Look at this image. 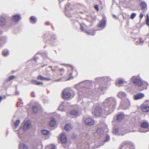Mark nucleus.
Listing matches in <instances>:
<instances>
[{
  "mask_svg": "<svg viewBox=\"0 0 149 149\" xmlns=\"http://www.w3.org/2000/svg\"><path fill=\"white\" fill-rule=\"evenodd\" d=\"M116 104V100L114 98H107L103 103L102 109L100 106H96L93 108L92 113L96 116H99L102 112L106 114H110L113 111Z\"/></svg>",
  "mask_w": 149,
  "mask_h": 149,
  "instance_id": "obj_1",
  "label": "nucleus"
},
{
  "mask_svg": "<svg viewBox=\"0 0 149 149\" xmlns=\"http://www.w3.org/2000/svg\"><path fill=\"white\" fill-rule=\"evenodd\" d=\"M132 81L134 84L138 86H143V89H146L148 85L147 83L145 81H143L141 79L137 76H134L131 78Z\"/></svg>",
  "mask_w": 149,
  "mask_h": 149,
  "instance_id": "obj_2",
  "label": "nucleus"
},
{
  "mask_svg": "<svg viewBox=\"0 0 149 149\" xmlns=\"http://www.w3.org/2000/svg\"><path fill=\"white\" fill-rule=\"evenodd\" d=\"M141 127L143 129H139V131L141 133H146L149 131V124L147 122H141L140 124Z\"/></svg>",
  "mask_w": 149,
  "mask_h": 149,
  "instance_id": "obj_3",
  "label": "nucleus"
},
{
  "mask_svg": "<svg viewBox=\"0 0 149 149\" xmlns=\"http://www.w3.org/2000/svg\"><path fill=\"white\" fill-rule=\"evenodd\" d=\"M106 18L105 17H104L101 21L99 22L98 25V26L101 28V30H102L104 28L106 27Z\"/></svg>",
  "mask_w": 149,
  "mask_h": 149,
  "instance_id": "obj_4",
  "label": "nucleus"
},
{
  "mask_svg": "<svg viewBox=\"0 0 149 149\" xmlns=\"http://www.w3.org/2000/svg\"><path fill=\"white\" fill-rule=\"evenodd\" d=\"M84 122L87 125H93L94 124V120L91 118H86L84 120Z\"/></svg>",
  "mask_w": 149,
  "mask_h": 149,
  "instance_id": "obj_5",
  "label": "nucleus"
},
{
  "mask_svg": "<svg viewBox=\"0 0 149 149\" xmlns=\"http://www.w3.org/2000/svg\"><path fill=\"white\" fill-rule=\"evenodd\" d=\"M62 97L65 99H68L71 96V94L70 93L64 90L62 92Z\"/></svg>",
  "mask_w": 149,
  "mask_h": 149,
  "instance_id": "obj_6",
  "label": "nucleus"
},
{
  "mask_svg": "<svg viewBox=\"0 0 149 149\" xmlns=\"http://www.w3.org/2000/svg\"><path fill=\"white\" fill-rule=\"evenodd\" d=\"M60 139L62 143H65L67 142V138L65 134L64 133H61L60 135Z\"/></svg>",
  "mask_w": 149,
  "mask_h": 149,
  "instance_id": "obj_7",
  "label": "nucleus"
},
{
  "mask_svg": "<svg viewBox=\"0 0 149 149\" xmlns=\"http://www.w3.org/2000/svg\"><path fill=\"white\" fill-rule=\"evenodd\" d=\"M96 81L97 82H98V80L99 81H102L103 82H106L110 81V79L109 78L106 77L104 78L103 77H99V78H96L95 79Z\"/></svg>",
  "mask_w": 149,
  "mask_h": 149,
  "instance_id": "obj_8",
  "label": "nucleus"
},
{
  "mask_svg": "<svg viewBox=\"0 0 149 149\" xmlns=\"http://www.w3.org/2000/svg\"><path fill=\"white\" fill-rule=\"evenodd\" d=\"M21 19V16L19 14H16L13 16L12 19L14 22L18 21Z\"/></svg>",
  "mask_w": 149,
  "mask_h": 149,
  "instance_id": "obj_9",
  "label": "nucleus"
},
{
  "mask_svg": "<svg viewBox=\"0 0 149 149\" xmlns=\"http://www.w3.org/2000/svg\"><path fill=\"white\" fill-rule=\"evenodd\" d=\"M5 18L2 16L0 17V27L4 26L6 24Z\"/></svg>",
  "mask_w": 149,
  "mask_h": 149,
  "instance_id": "obj_10",
  "label": "nucleus"
},
{
  "mask_svg": "<svg viewBox=\"0 0 149 149\" xmlns=\"http://www.w3.org/2000/svg\"><path fill=\"white\" fill-rule=\"evenodd\" d=\"M31 125V123L30 121H27L25 122V124L24 125L23 129L24 130H26L29 129Z\"/></svg>",
  "mask_w": 149,
  "mask_h": 149,
  "instance_id": "obj_11",
  "label": "nucleus"
},
{
  "mask_svg": "<svg viewBox=\"0 0 149 149\" xmlns=\"http://www.w3.org/2000/svg\"><path fill=\"white\" fill-rule=\"evenodd\" d=\"M140 6L143 10H146L147 9L146 3L144 1L141 2L140 4Z\"/></svg>",
  "mask_w": 149,
  "mask_h": 149,
  "instance_id": "obj_12",
  "label": "nucleus"
},
{
  "mask_svg": "<svg viewBox=\"0 0 149 149\" xmlns=\"http://www.w3.org/2000/svg\"><path fill=\"white\" fill-rule=\"evenodd\" d=\"M118 96L119 97L123 99L126 98L127 96V95L124 92L120 91L118 93Z\"/></svg>",
  "mask_w": 149,
  "mask_h": 149,
  "instance_id": "obj_13",
  "label": "nucleus"
},
{
  "mask_svg": "<svg viewBox=\"0 0 149 149\" xmlns=\"http://www.w3.org/2000/svg\"><path fill=\"white\" fill-rule=\"evenodd\" d=\"M144 96V95L143 93H140L135 95L134 98L135 100H137L143 98Z\"/></svg>",
  "mask_w": 149,
  "mask_h": 149,
  "instance_id": "obj_14",
  "label": "nucleus"
},
{
  "mask_svg": "<svg viewBox=\"0 0 149 149\" xmlns=\"http://www.w3.org/2000/svg\"><path fill=\"white\" fill-rule=\"evenodd\" d=\"M142 111L144 112H148L149 111V106L144 105L142 106L141 107Z\"/></svg>",
  "mask_w": 149,
  "mask_h": 149,
  "instance_id": "obj_15",
  "label": "nucleus"
},
{
  "mask_svg": "<svg viewBox=\"0 0 149 149\" xmlns=\"http://www.w3.org/2000/svg\"><path fill=\"white\" fill-rule=\"evenodd\" d=\"M72 125L70 124H68L66 125L65 127V129L67 132H68L72 128Z\"/></svg>",
  "mask_w": 149,
  "mask_h": 149,
  "instance_id": "obj_16",
  "label": "nucleus"
},
{
  "mask_svg": "<svg viewBox=\"0 0 149 149\" xmlns=\"http://www.w3.org/2000/svg\"><path fill=\"white\" fill-rule=\"evenodd\" d=\"M130 105V101L128 99H126L125 100V102L124 104V106H126V107H124L123 109H128L129 106Z\"/></svg>",
  "mask_w": 149,
  "mask_h": 149,
  "instance_id": "obj_17",
  "label": "nucleus"
},
{
  "mask_svg": "<svg viewBox=\"0 0 149 149\" xmlns=\"http://www.w3.org/2000/svg\"><path fill=\"white\" fill-rule=\"evenodd\" d=\"M124 115L122 113L119 114L117 117V120L118 122H120L124 118Z\"/></svg>",
  "mask_w": 149,
  "mask_h": 149,
  "instance_id": "obj_18",
  "label": "nucleus"
},
{
  "mask_svg": "<svg viewBox=\"0 0 149 149\" xmlns=\"http://www.w3.org/2000/svg\"><path fill=\"white\" fill-rule=\"evenodd\" d=\"M96 132L98 134L100 135L104 133V131L102 128H99L97 129Z\"/></svg>",
  "mask_w": 149,
  "mask_h": 149,
  "instance_id": "obj_19",
  "label": "nucleus"
},
{
  "mask_svg": "<svg viewBox=\"0 0 149 149\" xmlns=\"http://www.w3.org/2000/svg\"><path fill=\"white\" fill-rule=\"evenodd\" d=\"M96 30H94L93 29H92L91 30L90 32H87L86 31H85V32L87 33V34L88 35H92L94 36L95 35V31Z\"/></svg>",
  "mask_w": 149,
  "mask_h": 149,
  "instance_id": "obj_20",
  "label": "nucleus"
},
{
  "mask_svg": "<svg viewBox=\"0 0 149 149\" xmlns=\"http://www.w3.org/2000/svg\"><path fill=\"white\" fill-rule=\"evenodd\" d=\"M56 123V121L54 118H52L49 123V125L51 127H53Z\"/></svg>",
  "mask_w": 149,
  "mask_h": 149,
  "instance_id": "obj_21",
  "label": "nucleus"
},
{
  "mask_svg": "<svg viewBox=\"0 0 149 149\" xmlns=\"http://www.w3.org/2000/svg\"><path fill=\"white\" fill-rule=\"evenodd\" d=\"M123 80L122 79H117L116 81V86H118L119 85L122 84L123 83Z\"/></svg>",
  "mask_w": 149,
  "mask_h": 149,
  "instance_id": "obj_22",
  "label": "nucleus"
},
{
  "mask_svg": "<svg viewBox=\"0 0 149 149\" xmlns=\"http://www.w3.org/2000/svg\"><path fill=\"white\" fill-rule=\"evenodd\" d=\"M56 147L53 144H51L46 146L45 149H56Z\"/></svg>",
  "mask_w": 149,
  "mask_h": 149,
  "instance_id": "obj_23",
  "label": "nucleus"
},
{
  "mask_svg": "<svg viewBox=\"0 0 149 149\" xmlns=\"http://www.w3.org/2000/svg\"><path fill=\"white\" fill-rule=\"evenodd\" d=\"M32 84L36 85H40L42 84V82H38L35 80H32L31 81Z\"/></svg>",
  "mask_w": 149,
  "mask_h": 149,
  "instance_id": "obj_24",
  "label": "nucleus"
},
{
  "mask_svg": "<svg viewBox=\"0 0 149 149\" xmlns=\"http://www.w3.org/2000/svg\"><path fill=\"white\" fill-rule=\"evenodd\" d=\"M19 149H28L27 146L23 143H20L19 146Z\"/></svg>",
  "mask_w": 149,
  "mask_h": 149,
  "instance_id": "obj_25",
  "label": "nucleus"
},
{
  "mask_svg": "<svg viewBox=\"0 0 149 149\" xmlns=\"http://www.w3.org/2000/svg\"><path fill=\"white\" fill-rule=\"evenodd\" d=\"M41 132L42 134L45 135H47L49 134V131L45 130H41Z\"/></svg>",
  "mask_w": 149,
  "mask_h": 149,
  "instance_id": "obj_26",
  "label": "nucleus"
},
{
  "mask_svg": "<svg viewBox=\"0 0 149 149\" xmlns=\"http://www.w3.org/2000/svg\"><path fill=\"white\" fill-rule=\"evenodd\" d=\"M78 111L75 110H73L71 111L70 112L71 115L74 116H77L78 114Z\"/></svg>",
  "mask_w": 149,
  "mask_h": 149,
  "instance_id": "obj_27",
  "label": "nucleus"
},
{
  "mask_svg": "<svg viewBox=\"0 0 149 149\" xmlns=\"http://www.w3.org/2000/svg\"><path fill=\"white\" fill-rule=\"evenodd\" d=\"M9 53L8 50L6 49L4 50L2 52L3 55L4 56H7L8 55Z\"/></svg>",
  "mask_w": 149,
  "mask_h": 149,
  "instance_id": "obj_28",
  "label": "nucleus"
},
{
  "mask_svg": "<svg viewBox=\"0 0 149 149\" xmlns=\"http://www.w3.org/2000/svg\"><path fill=\"white\" fill-rule=\"evenodd\" d=\"M30 22L33 24H34L36 22V18L33 16H31L30 18Z\"/></svg>",
  "mask_w": 149,
  "mask_h": 149,
  "instance_id": "obj_29",
  "label": "nucleus"
},
{
  "mask_svg": "<svg viewBox=\"0 0 149 149\" xmlns=\"http://www.w3.org/2000/svg\"><path fill=\"white\" fill-rule=\"evenodd\" d=\"M37 79L38 80H45L46 77H43L40 74H39L37 77Z\"/></svg>",
  "mask_w": 149,
  "mask_h": 149,
  "instance_id": "obj_30",
  "label": "nucleus"
},
{
  "mask_svg": "<svg viewBox=\"0 0 149 149\" xmlns=\"http://www.w3.org/2000/svg\"><path fill=\"white\" fill-rule=\"evenodd\" d=\"M146 24L148 26H149V17L148 14L147 15L146 20Z\"/></svg>",
  "mask_w": 149,
  "mask_h": 149,
  "instance_id": "obj_31",
  "label": "nucleus"
},
{
  "mask_svg": "<svg viewBox=\"0 0 149 149\" xmlns=\"http://www.w3.org/2000/svg\"><path fill=\"white\" fill-rule=\"evenodd\" d=\"M20 122V120H17L14 123V124L15 125V128H17V127L19 124Z\"/></svg>",
  "mask_w": 149,
  "mask_h": 149,
  "instance_id": "obj_32",
  "label": "nucleus"
},
{
  "mask_svg": "<svg viewBox=\"0 0 149 149\" xmlns=\"http://www.w3.org/2000/svg\"><path fill=\"white\" fill-rule=\"evenodd\" d=\"M32 109L34 113H36L38 110V107L37 106H34L33 107Z\"/></svg>",
  "mask_w": 149,
  "mask_h": 149,
  "instance_id": "obj_33",
  "label": "nucleus"
},
{
  "mask_svg": "<svg viewBox=\"0 0 149 149\" xmlns=\"http://www.w3.org/2000/svg\"><path fill=\"white\" fill-rule=\"evenodd\" d=\"M80 26V29L81 31H83L84 30V27L85 26V24L84 23L79 24Z\"/></svg>",
  "mask_w": 149,
  "mask_h": 149,
  "instance_id": "obj_34",
  "label": "nucleus"
},
{
  "mask_svg": "<svg viewBox=\"0 0 149 149\" xmlns=\"http://www.w3.org/2000/svg\"><path fill=\"white\" fill-rule=\"evenodd\" d=\"M15 77V76L14 75H12L9 77L6 80L7 81H10L12 79H14Z\"/></svg>",
  "mask_w": 149,
  "mask_h": 149,
  "instance_id": "obj_35",
  "label": "nucleus"
},
{
  "mask_svg": "<svg viewBox=\"0 0 149 149\" xmlns=\"http://www.w3.org/2000/svg\"><path fill=\"white\" fill-rule=\"evenodd\" d=\"M136 15V14L135 13H133L130 16V18L132 19H133Z\"/></svg>",
  "mask_w": 149,
  "mask_h": 149,
  "instance_id": "obj_36",
  "label": "nucleus"
},
{
  "mask_svg": "<svg viewBox=\"0 0 149 149\" xmlns=\"http://www.w3.org/2000/svg\"><path fill=\"white\" fill-rule=\"evenodd\" d=\"M109 140H110V137H109V135H107L106 136L105 139L104 140V142H106L107 141H108Z\"/></svg>",
  "mask_w": 149,
  "mask_h": 149,
  "instance_id": "obj_37",
  "label": "nucleus"
},
{
  "mask_svg": "<svg viewBox=\"0 0 149 149\" xmlns=\"http://www.w3.org/2000/svg\"><path fill=\"white\" fill-rule=\"evenodd\" d=\"M59 71L60 72H63V73L61 74V75H62L63 74V73L64 72V69L63 68H60L59 70Z\"/></svg>",
  "mask_w": 149,
  "mask_h": 149,
  "instance_id": "obj_38",
  "label": "nucleus"
},
{
  "mask_svg": "<svg viewBox=\"0 0 149 149\" xmlns=\"http://www.w3.org/2000/svg\"><path fill=\"white\" fill-rule=\"evenodd\" d=\"M6 39V36H4L3 37L0 38V41L1 40H4Z\"/></svg>",
  "mask_w": 149,
  "mask_h": 149,
  "instance_id": "obj_39",
  "label": "nucleus"
},
{
  "mask_svg": "<svg viewBox=\"0 0 149 149\" xmlns=\"http://www.w3.org/2000/svg\"><path fill=\"white\" fill-rule=\"evenodd\" d=\"M118 129H115L114 131L113 132H115V134H118Z\"/></svg>",
  "mask_w": 149,
  "mask_h": 149,
  "instance_id": "obj_40",
  "label": "nucleus"
},
{
  "mask_svg": "<svg viewBox=\"0 0 149 149\" xmlns=\"http://www.w3.org/2000/svg\"><path fill=\"white\" fill-rule=\"evenodd\" d=\"M94 8L97 11L99 10V8H98V6L97 5H95L94 6Z\"/></svg>",
  "mask_w": 149,
  "mask_h": 149,
  "instance_id": "obj_41",
  "label": "nucleus"
},
{
  "mask_svg": "<svg viewBox=\"0 0 149 149\" xmlns=\"http://www.w3.org/2000/svg\"><path fill=\"white\" fill-rule=\"evenodd\" d=\"M71 67L72 70V72H74V73H75L76 74H77V71L75 70H73V67L72 66H71ZM75 75H76V74Z\"/></svg>",
  "mask_w": 149,
  "mask_h": 149,
  "instance_id": "obj_42",
  "label": "nucleus"
},
{
  "mask_svg": "<svg viewBox=\"0 0 149 149\" xmlns=\"http://www.w3.org/2000/svg\"><path fill=\"white\" fill-rule=\"evenodd\" d=\"M51 38H52V39H53V40L55 39H56V36L55 35H54L53 36H52Z\"/></svg>",
  "mask_w": 149,
  "mask_h": 149,
  "instance_id": "obj_43",
  "label": "nucleus"
},
{
  "mask_svg": "<svg viewBox=\"0 0 149 149\" xmlns=\"http://www.w3.org/2000/svg\"><path fill=\"white\" fill-rule=\"evenodd\" d=\"M31 95L33 97H35V95L34 92H32L31 93Z\"/></svg>",
  "mask_w": 149,
  "mask_h": 149,
  "instance_id": "obj_44",
  "label": "nucleus"
},
{
  "mask_svg": "<svg viewBox=\"0 0 149 149\" xmlns=\"http://www.w3.org/2000/svg\"><path fill=\"white\" fill-rule=\"evenodd\" d=\"M105 87H102V86H100L99 88L102 90L104 89Z\"/></svg>",
  "mask_w": 149,
  "mask_h": 149,
  "instance_id": "obj_45",
  "label": "nucleus"
},
{
  "mask_svg": "<svg viewBox=\"0 0 149 149\" xmlns=\"http://www.w3.org/2000/svg\"><path fill=\"white\" fill-rule=\"evenodd\" d=\"M113 17L115 18L116 19H118V18L116 17V15H113Z\"/></svg>",
  "mask_w": 149,
  "mask_h": 149,
  "instance_id": "obj_46",
  "label": "nucleus"
},
{
  "mask_svg": "<svg viewBox=\"0 0 149 149\" xmlns=\"http://www.w3.org/2000/svg\"><path fill=\"white\" fill-rule=\"evenodd\" d=\"M73 78V76H71V77H69V78H68L67 79V80H69L70 79H71Z\"/></svg>",
  "mask_w": 149,
  "mask_h": 149,
  "instance_id": "obj_47",
  "label": "nucleus"
},
{
  "mask_svg": "<svg viewBox=\"0 0 149 149\" xmlns=\"http://www.w3.org/2000/svg\"><path fill=\"white\" fill-rule=\"evenodd\" d=\"M143 42H144V41H141L139 43H140V44L141 45H142V44H143Z\"/></svg>",
  "mask_w": 149,
  "mask_h": 149,
  "instance_id": "obj_48",
  "label": "nucleus"
},
{
  "mask_svg": "<svg viewBox=\"0 0 149 149\" xmlns=\"http://www.w3.org/2000/svg\"><path fill=\"white\" fill-rule=\"evenodd\" d=\"M70 6V4L69 3H67V5H66V6H65V9H66V7H68V6Z\"/></svg>",
  "mask_w": 149,
  "mask_h": 149,
  "instance_id": "obj_49",
  "label": "nucleus"
},
{
  "mask_svg": "<svg viewBox=\"0 0 149 149\" xmlns=\"http://www.w3.org/2000/svg\"><path fill=\"white\" fill-rule=\"evenodd\" d=\"M143 16V14H141L140 16V17L141 18H142Z\"/></svg>",
  "mask_w": 149,
  "mask_h": 149,
  "instance_id": "obj_50",
  "label": "nucleus"
},
{
  "mask_svg": "<svg viewBox=\"0 0 149 149\" xmlns=\"http://www.w3.org/2000/svg\"><path fill=\"white\" fill-rule=\"evenodd\" d=\"M45 24L46 25H49V22H45Z\"/></svg>",
  "mask_w": 149,
  "mask_h": 149,
  "instance_id": "obj_51",
  "label": "nucleus"
},
{
  "mask_svg": "<svg viewBox=\"0 0 149 149\" xmlns=\"http://www.w3.org/2000/svg\"><path fill=\"white\" fill-rule=\"evenodd\" d=\"M51 79L49 78H47L46 77V79H45V80H51Z\"/></svg>",
  "mask_w": 149,
  "mask_h": 149,
  "instance_id": "obj_52",
  "label": "nucleus"
},
{
  "mask_svg": "<svg viewBox=\"0 0 149 149\" xmlns=\"http://www.w3.org/2000/svg\"><path fill=\"white\" fill-rule=\"evenodd\" d=\"M15 94L16 95H18L19 94V92L17 91H15Z\"/></svg>",
  "mask_w": 149,
  "mask_h": 149,
  "instance_id": "obj_53",
  "label": "nucleus"
},
{
  "mask_svg": "<svg viewBox=\"0 0 149 149\" xmlns=\"http://www.w3.org/2000/svg\"><path fill=\"white\" fill-rule=\"evenodd\" d=\"M33 59L34 60V61H36V60H37V58H36V57H34V58H33Z\"/></svg>",
  "mask_w": 149,
  "mask_h": 149,
  "instance_id": "obj_54",
  "label": "nucleus"
},
{
  "mask_svg": "<svg viewBox=\"0 0 149 149\" xmlns=\"http://www.w3.org/2000/svg\"><path fill=\"white\" fill-rule=\"evenodd\" d=\"M2 33L3 31L1 30H0V35Z\"/></svg>",
  "mask_w": 149,
  "mask_h": 149,
  "instance_id": "obj_55",
  "label": "nucleus"
},
{
  "mask_svg": "<svg viewBox=\"0 0 149 149\" xmlns=\"http://www.w3.org/2000/svg\"><path fill=\"white\" fill-rule=\"evenodd\" d=\"M2 99V97L1 96H0V102L1 101Z\"/></svg>",
  "mask_w": 149,
  "mask_h": 149,
  "instance_id": "obj_56",
  "label": "nucleus"
},
{
  "mask_svg": "<svg viewBox=\"0 0 149 149\" xmlns=\"http://www.w3.org/2000/svg\"><path fill=\"white\" fill-rule=\"evenodd\" d=\"M51 70L53 72H54L55 71V69L53 68H52Z\"/></svg>",
  "mask_w": 149,
  "mask_h": 149,
  "instance_id": "obj_57",
  "label": "nucleus"
},
{
  "mask_svg": "<svg viewBox=\"0 0 149 149\" xmlns=\"http://www.w3.org/2000/svg\"><path fill=\"white\" fill-rule=\"evenodd\" d=\"M47 54L46 53H45V56H47Z\"/></svg>",
  "mask_w": 149,
  "mask_h": 149,
  "instance_id": "obj_58",
  "label": "nucleus"
},
{
  "mask_svg": "<svg viewBox=\"0 0 149 149\" xmlns=\"http://www.w3.org/2000/svg\"><path fill=\"white\" fill-rule=\"evenodd\" d=\"M52 66H49V68H51V69H52Z\"/></svg>",
  "mask_w": 149,
  "mask_h": 149,
  "instance_id": "obj_59",
  "label": "nucleus"
},
{
  "mask_svg": "<svg viewBox=\"0 0 149 149\" xmlns=\"http://www.w3.org/2000/svg\"><path fill=\"white\" fill-rule=\"evenodd\" d=\"M58 67L57 66H55L54 67V68H57Z\"/></svg>",
  "mask_w": 149,
  "mask_h": 149,
  "instance_id": "obj_60",
  "label": "nucleus"
},
{
  "mask_svg": "<svg viewBox=\"0 0 149 149\" xmlns=\"http://www.w3.org/2000/svg\"><path fill=\"white\" fill-rule=\"evenodd\" d=\"M72 73H70V75H72Z\"/></svg>",
  "mask_w": 149,
  "mask_h": 149,
  "instance_id": "obj_61",
  "label": "nucleus"
},
{
  "mask_svg": "<svg viewBox=\"0 0 149 149\" xmlns=\"http://www.w3.org/2000/svg\"><path fill=\"white\" fill-rule=\"evenodd\" d=\"M123 104V102H122L121 103V104Z\"/></svg>",
  "mask_w": 149,
  "mask_h": 149,
  "instance_id": "obj_62",
  "label": "nucleus"
},
{
  "mask_svg": "<svg viewBox=\"0 0 149 149\" xmlns=\"http://www.w3.org/2000/svg\"><path fill=\"white\" fill-rule=\"evenodd\" d=\"M61 107V106H60L59 107Z\"/></svg>",
  "mask_w": 149,
  "mask_h": 149,
  "instance_id": "obj_63",
  "label": "nucleus"
},
{
  "mask_svg": "<svg viewBox=\"0 0 149 149\" xmlns=\"http://www.w3.org/2000/svg\"><path fill=\"white\" fill-rule=\"evenodd\" d=\"M8 95V96H10V95Z\"/></svg>",
  "mask_w": 149,
  "mask_h": 149,
  "instance_id": "obj_64",
  "label": "nucleus"
}]
</instances>
